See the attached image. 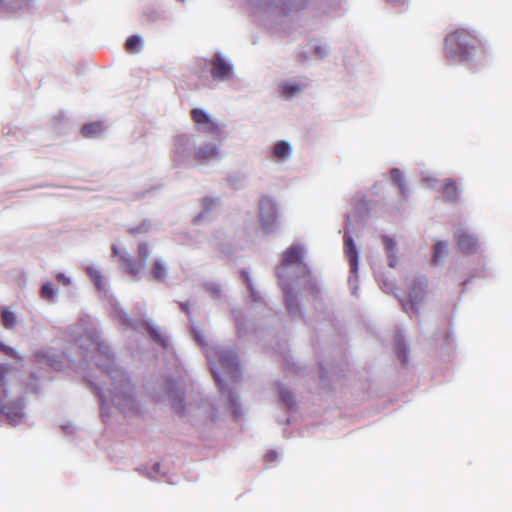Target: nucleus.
Returning <instances> with one entry per match:
<instances>
[{"label": "nucleus", "mask_w": 512, "mask_h": 512, "mask_svg": "<svg viewBox=\"0 0 512 512\" xmlns=\"http://www.w3.org/2000/svg\"><path fill=\"white\" fill-rule=\"evenodd\" d=\"M206 356L210 362L214 379L221 391L224 389V379L238 380L240 366L237 356L232 351L211 348L206 351Z\"/></svg>", "instance_id": "nucleus-1"}, {"label": "nucleus", "mask_w": 512, "mask_h": 512, "mask_svg": "<svg viewBox=\"0 0 512 512\" xmlns=\"http://www.w3.org/2000/svg\"><path fill=\"white\" fill-rule=\"evenodd\" d=\"M480 45L475 35L465 29H457L445 38L444 54L448 60L462 63L469 60L472 51Z\"/></svg>", "instance_id": "nucleus-2"}, {"label": "nucleus", "mask_w": 512, "mask_h": 512, "mask_svg": "<svg viewBox=\"0 0 512 512\" xmlns=\"http://www.w3.org/2000/svg\"><path fill=\"white\" fill-rule=\"evenodd\" d=\"M428 289V279L425 276H418L408 286V299L403 302L406 311L415 314L419 313V306L423 303Z\"/></svg>", "instance_id": "nucleus-3"}, {"label": "nucleus", "mask_w": 512, "mask_h": 512, "mask_svg": "<svg viewBox=\"0 0 512 512\" xmlns=\"http://www.w3.org/2000/svg\"><path fill=\"white\" fill-rule=\"evenodd\" d=\"M11 371L8 365H0V412L5 414L8 418L16 420L23 416V403H5L4 399L7 396L6 392V376Z\"/></svg>", "instance_id": "nucleus-4"}, {"label": "nucleus", "mask_w": 512, "mask_h": 512, "mask_svg": "<svg viewBox=\"0 0 512 512\" xmlns=\"http://www.w3.org/2000/svg\"><path fill=\"white\" fill-rule=\"evenodd\" d=\"M190 116L200 132L209 134L214 139H220L222 137L221 127L214 122L204 110L193 108L190 112Z\"/></svg>", "instance_id": "nucleus-5"}, {"label": "nucleus", "mask_w": 512, "mask_h": 512, "mask_svg": "<svg viewBox=\"0 0 512 512\" xmlns=\"http://www.w3.org/2000/svg\"><path fill=\"white\" fill-rule=\"evenodd\" d=\"M259 217L265 233H271L277 226V208L272 199L267 196L261 198L259 203Z\"/></svg>", "instance_id": "nucleus-6"}, {"label": "nucleus", "mask_w": 512, "mask_h": 512, "mask_svg": "<svg viewBox=\"0 0 512 512\" xmlns=\"http://www.w3.org/2000/svg\"><path fill=\"white\" fill-rule=\"evenodd\" d=\"M138 261L134 260L129 256H122L120 258V264L129 272L130 274L136 276L143 271L145 268L146 262L150 256V250L147 243L142 242L138 246Z\"/></svg>", "instance_id": "nucleus-7"}, {"label": "nucleus", "mask_w": 512, "mask_h": 512, "mask_svg": "<svg viewBox=\"0 0 512 512\" xmlns=\"http://www.w3.org/2000/svg\"><path fill=\"white\" fill-rule=\"evenodd\" d=\"M211 75L216 80H227L232 75V67L221 56L217 55L211 60Z\"/></svg>", "instance_id": "nucleus-8"}, {"label": "nucleus", "mask_w": 512, "mask_h": 512, "mask_svg": "<svg viewBox=\"0 0 512 512\" xmlns=\"http://www.w3.org/2000/svg\"><path fill=\"white\" fill-rule=\"evenodd\" d=\"M455 239L458 247L464 252H471L476 249L477 240L464 230H458L455 233Z\"/></svg>", "instance_id": "nucleus-9"}, {"label": "nucleus", "mask_w": 512, "mask_h": 512, "mask_svg": "<svg viewBox=\"0 0 512 512\" xmlns=\"http://www.w3.org/2000/svg\"><path fill=\"white\" fill-rule=\"evenodd\" d=\"M302 260V248L298 245H292L282 253V264L290 266L298 264Z\"/></svg>", "instance_id": "nucleus-10"}, {"label": "nucleus", "mask_w": 512, "mask_h": 512, "mask_svg": "<svg viewBox=\"0 0 512 512\" xmlns=\"http://www.w3.org/2000/svg\"><path fill=\"white\" fill-rule=\"evenodd\" d=\"M344 249L345 255L351 266V270L356 271L358 265V254L353 239L348 235L344 236Z\"/></svg>", "instance_id": "nucleus-11"}, {"label": "nucleus", "mask_w": 512, "mask_h": 512, "mask_svg": "<svg viewBox=\"0 0 512 512\" xmlns=\"http://www.w3.org/2000/svg\"><path fill=\"white\" fill-rule=\"evenodd\" d=\"M445 201L454 202L458 199V187L453 179H446L441 191Z\"/></svg>", "instance_id": "nucleus-12"}, {"label": "nucleus", "mask_w": 512, "mask_h": 512, "mask_svg": "<svg viewBox=\"0 0 512 512\" xmlns=\"http://www.w3.org/2000/svg\"><path fill=\"white\" fill-rule=\"evenodd\" d=\"M218 154V148L217 146L213 144H206L202 147H199L195 150V158L200 161H207L214 157H216Z\"/></svg>", "instance_id": "nucleus-13"}, {"label": "nucleus", "mask_w": 512, "mask_h": 512, "mask_svg": "<svg viewBox=\"0 0 512 512\" xmlns=\"http://www.w3.org/2000/svg\"><path fill=\"white\" fill-rule=\"evenodd\" d=\"M382 241L385 247V251L387 253L389 259V266L394 268L397 265V256H396V242L391 237L384 235L382 236Z\"/></svg>", "instance_id": "nucleus-14"}, {"label": "nucleus", "mask_w": 512, "mask_h": 512, "mask_svg": "<svg viewBox=\"0 0 512 512\" xmlns=\"http://www.w3.org/2000/svg\"><path fill=\"white\" fill-rule=\"evenodd\" d=\"M151 274L153 279L164 281L167 276V267L162 260H155L151 265Z\"/></svg>", "instance_id": "nucleus-15"}, {"label": "nucleus", "mask_w": 512, "mask_h": 512, "mask_svg": "<svg viewBox=\"0 0 512 512\" xmlns=\"http://www.w3.org/2000/svg\"><path fill=\"white\" fill-rule=\"evenodd\" d=\"M291 153L290 145L285 141H278L273 147V155L279 160H285Z\"/></svg>", "instance_id": "nucleus-16"}, {"label": "nucleus", "mask_w": 512, "mask_h": 512, "mask_svg": "<svg viewBox=\"0 0 512 512\" xmlns=\"http://www.w3.org/2000/svg\"><path fill=\"white\" fill-rule=\"evenodd\" d=\"M304 86L299 83H283L280 85V93L285 98H291L303 90Z\"/></svg>", "instance_id": "nucleus-17"}, {"label": "nucleus", "mask_w": 512, "mask_h": 512, "mask_svg": "<svg viewBox=\"0 0 512 512\" xmlns=\"http://www.w3.org/2000/svg\"><path fill=\"white\" fill-rule=\"evenodd\" d=\"M102 130H103V126L101 123H99V122L90 123V124L84 125L81 128V134L84 137L90 138V137H94V136L98 135L99 133L102 132Z\"/></svg>", "instance_id": "nucleus-18"}, {"label": "nucleus", "mask_w": 512, "mask_h": 512, "mask_svg": "<svg viewBox=\"0 0 512 512\" xmlns=\"http://www.w3.org/2000/svg\"><path fill=\"white\" fill-rule=\"evenodd\" d=\"M2 322L6 329H13L16 326L17 319L14 313L7 309H4L2 311Z\"/></svg>", "instance_id": "nucleus-19"}, {"label": "nucleus", "mask_w": 512, "mask_h": 512, "mask_svg": "<svg viewBox=\"0 0 512 512\" xmlns=\"http://www.w3.org/2000/svg\"><path fill=\"white\" fill-rule=\"evenodd\" d=\"M140 46H141V39H140V37H138L136 35H132V36L128 37V39L126 40V43H125V48L130 53L137 52L139 50Z\"/></svg>", "instance_id": "nucleus-20"}, {"label": "nucleus", "mask_w": 512, "mask_h": 512, "mask_svg": "<svg viewBox=\"0 0 512 512\" xmlns=\"http://www.w3.org/2000/svg\"><path fill=\"white\" fill-rule=\"evenodd\" d=\"M447 254V245L444 242H437L434 246L433 258L435 262L440 261Z\"/></svg>", "instance_id": "nucleus-21"}, {"label": "nucleus", "mask_w": 512, "mask_h": 512, "mask_svg": "<svg viewBox=\"0 0 512 512\" xmlns=\"http://www.w3.org/2000/svg\"><path fill=\"white\" fill-rule=\"evenodd\" d=\"M150 231V224L147 221H143L136 227H131L128 229V233L130 235L136 236L139 234H146Z\"/></svg>", "instance_id": "nucleus-22"}, {"label": "nucleus", "mask_w": 512, "mask_h": 512, "mask_svg": "<svg viewBox=\"0 0 512 512\" xmlns=\"http://www.w3.org/2000/svg\"><path fill=\"white\" fill-rule=\"evenodd\" d=\"M391 178L393 182L400 188L402 194H405V187L403 184V175L399 169H392L391 172Z\"/></svg>", "instance_id": "nucleus-23"}, {"label": "nucleus", "mask_w": 512, "mask_h": 512, "mask_svg": "<svg viewBox=\"0 0 512 512\" xmlns=\"http://www.w3.org/2000/svg\"><path fill=\"white\" fill-rule=\"evenodd\" d=\"M55 296V290L53 289L52 287V284L50 283H45L42 285V288H41V297L46 299V300H53Z\"/></svg>", "instance_id": "nucleus-24"}, {"label": "nucleus", "mask_w": 512, "mask_h": 512, "mask_svg": "<svg viewBox=\"0 0 512 512\" xmlns=\"http://www.w3.org/2000/svg\"><path fill=\"white\" fill-rule=\"evenodd\" d=\"M89 272L94 280V283L96 285V287L99 289V290H102L104 288V284H103V280H102V276L99 272L97 271H94L92 272L91 269H89Z\"/></svg>", "instance_id": "nucleus-25"}, {"label": "nucleus", "mask_w": 512, "mask_h": 512, "mask_svg": "<svg viewBox=\"0 0 512 512\" xmlns=\"http://www.w3.org/2000/svg\"><path fill=\"white\" fill-rule=\"evenodd\" d=\"M397 353H398L399 359L403 363H406L407 362V349H406L405 345L402 342H399L397 344Z\"/></svg>", "instance_id": "nucleus-26"}, {"label": "nucleus", "mask_w": 512, "mask_h": 512, "mask_svg": "<svg viewBox=\"0 0 512 512\" xmlns=\"http://www.w3.org/2000/svg\"><path fill=\"white\" fill-rule=\"evenodd\" d=\"M2 2L11 8H21L23 5L27 4L28 0H2Z\"/></svg>", "instance_id": "nucleus-27"}, {"label": "nucleus", "mask_w": 512, "mask_h": 512, "mask_svg": "<svg viewBox=\"0 0 512 512\" xmlns=\"http://www.w3.org/2000/svg\"><path fill=\"white\" fill-rule=\"evenodd\" d=\"M0 352H4L5 354H7V355H9L11 357H16V352L14 351V349H12L11 347L6 346L2 342H0Z\"/></svg>", "instance_id": "nucleus-28"}, {"label": "nucleus", "mask_w": 512, "mask_h": 512, "mask_svg": "<svg viewBox=\"0 0 512 512\" xmlns=\"http://www.w3.org/2000/svg\"><path fill=\"white\" fill-rule=\"evenodd\" d=\"M177 144V151H179L181 148H184L186 145H188V138L184 135L177 137L176 140Z\"/></svg>", "instance_id": "nucleus-29"}, {"label": "nucleus", "mask_w": 512, "mask_h": 512, "mask_svg": "<svg viewBox=\"0 0 512 512\" xmlns=\"http://www.w3.org/2000/svg\"><path fill=\"white\" fill-rule=\"evenodd\" d=\"M56 279L59 283L63 284L64 286L70 285V279L63 273H58L56 275Z\"/></svg>", "instance_id": "nucleus-30"}, {"label": "nucleus", "mask_w": 512, "mask_h": 512, "mask_svg": "<svg viewBox=\"0 0 512 512\" xmlns=\"http://www.w3.org/2000/svg\"><path fill=\"white\" fill-rule=\"evenodd\" d=\"M283 400L287 403L289 407L293 405V397L290 394H283Z\"/></svg>", "instance_id": "nucleus-31"}, {"label": "nucleus", "mask_w": 512, "mask_h": 512, "mask_svg": "<svg viewBox=\"0 0 512 512\" xmlns=\"http://www.w3.org/2000/svg\"><path fill=\"white\" fill-rule=\"evenodd\" d=\"M150 334L152 336V338L157 341V342H161L162 341V338H161V335L159 333H157L156 331L154 330H151L150 331Z\"/></svg>", "instance_id": "nucleus-32"}, {"label": "nucleus", "mask_w": 512, "mask_h": 512, "mask_svg": "<svg viewBox=\"0 0 512 512\" xmlns=\"http://www.w3.org/2000/svg\"><path fill=\"white\" fill-rule=\"evenodd\" d=\"M112 255L115 257H119V259L123 256L120 255V249L116 245L112 246Z\"/></svg>", "instance_id": "nucleus-33"}, {"label": "nucleus", "mask_w": 512, "mask_h": 512, "mask_svg": "<svg viewBox=\"0 0 512 512\" xmlns=\"http://www.w3.org/2000/svg\"><path fill=\"white\" fill-rule=\"evenodd\" d=\"M180 307L186 314H189V305L187 303H181Z\"/></svg>", "instance_id": "nucleus-34"}, {"label": "nucleus", "mask_w": 512, "mask_h": 512, "mask_svg": "<svg viewBox=\"0 0 512 512\" xmlns=\"http://www.w3.org/2000/svg\"><path fill=\"white\" fill-rule=\"evenodd\" d=\"M386 1L389 3H393V4H400L403 2V0H386Z\"/></svg>", "instance_id": "nucleus-35"}, {"label": "nucleus", "mask_w": 512, "mask_h": 512, "mask_svg": "<svg viewBox=\"0 0 512 512\" xmlns=\"http://www.w3.org/2000/svg\"><path fill=\"white\" fill-rule=\"evenodd\" d=\"M204 202H205V204H210V205L213 204V200H211V199H204Z\"/></svg>", "instance_id": "nucleus-36"}]
</instances>
